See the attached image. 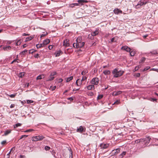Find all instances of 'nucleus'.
<instances>
[{
    "mask_svg": "<svg viewBox=\"0 0 158 158\" xmlns=\"http://www.w3.org/2000/svg\"><path fill=\"white\" fill-rule=\"evenodd\" d=\"M150 139L151 138L149 137H147L136 140L135 141V142L136 143H141L142 144H144L145 145H147L150 142Z\"/></svg>",
    "mask_w": 158,
    "mask_h": 158,
    "instance_id": "1",
    "label": "nucleus"
},
{
    "mask_svg": "<svg viewBox=\"0 0 158 158\" xmlns=\"http://www.w3.org/2000/svg\"><path fill=\"white\" fill-rule=\"evenodd\" d=\"M44 138L42 135L36 136L32 137V140L33 141H37L38 140H40Z\"/></svg>",
    "mask_w": 158,
    "mask_h": 158,
    "instance_id": "2",
    "label": "nucleus"
},
{
    "mask_svg": "<svg viewBox=\"0 0 158 158\" xmlns=\"http://www.w3.org/2000/svg\"><path fill=\"white\" fill-rule=\"evenodd\" d=\"M99 79L97 77L93 78L91 80V83L94 85H97L98 84Z\"/></svg>",
    "mask_w": 158,
    "mask_h": 158,
    "instance_id": "3",
    "label": "nucleus"
},
{
    "mask_svg": "<svg viewBox=\"0 0 158 158\" xmlns=\"http://www.w3.org/2000/svg\"><path fill=\"white\" fill-rule=\"evenodd\" d=\"M124 71H118L117 73L115 74L114 75V77H118L121 76L123 74Z\"/></svg>",
    "mask_w": 158,
    "mask_h": 158,
    "instance_id": "4",
    "label": "nucleus"
},
{
    "mask_svg": "<svg viewBox=\"0 0 158 158\" xmlns=\"http://www.w3.org/2000/svg\"><path fill=\"white\" fill-rule=\"evenodd\" d=\"M121 49L127 52H130L131 50V49L130 48L126 46H122L121 48Z\"/></svg>",
    "mask_w": 158,
    "mask_h": 158,
    "instance_id": "5",
    "label": "nucleus"
},
{
    "mask_svg": "<svg viewBox=\"0 0 158 158\" xmlns=\"http://www.w3.org/2000/svg\"><path fill=\"white\" fill-rule=\"evenodd\" d=\"M109 145V144L108 143H102L100 145V146L102 149H106L107 148Z\"/></svg>",
    "mask_w": 158,
    "mask_h": 158,
    "instance_id": "6",
    "label": "nucleus"
},
{
    "mask_svg": "<svg viewBox=\"0 0 158 158\" xmlns=\"http://www.w3.org/2000/svg\"><path fill=\"white\" fill-rule=\"evenodd\" d=\"M120 149L117 148L115 150H113L111 152L113 155H115L120 152Z\"/></svg>",
    "mask_w": 158,
    "mask_h": 158,
    "instance_id": "7",
    "label": "nucleus"
},
{
    "mask_svg": "<svg viewBox=\"0 0 158 158\" xmlns=\"http://www.w3.org/2000/svg\"><path fill=\"white\" fill-rule=\"evenodd\" d=\"M63 45L64 46H65V47L69 46V40L66 39L65 40H64L63 41Z\"/></svg>",
    "mask_w": 158,
    "mask_h": 158,
    "instance_id": "8",
    "label": "nucleus"
},
{
    "mask_svg": "<svg viewBox=\"0 0 158 158\" xmlns=\"http://www.w3.org/2000/svg\"><path fill=\"white\" fill-rule=\"evenodd\" d=\"M82 82L80 79H77L76 82V85L78 86H80L82 84Z\"/></svg>",
    "mask_w": 158,
    "mask_h": 158,
    "instance_id": "9",
    "label": "nucleus"
},
{
    "mask_svg": "<svg viewBox=\"0 0 158 158\" xmlns=\"http://www.w3.org/2000/svg\"><path fill=\"white\" fill-rule=\"evenodd\" d=\"M147 2H142L141 1H139L136 5V6L138 7V8H139L140 7L139 6H143L144 5H145L146 4Z\"/></svg>",
    "mask_w": 158,
    "mask_h": 158,
    "instance_id": "10",
    "label": "nucleus"
},
{
    "mask_svg": "<svg viewBox=\"0 0 158 158\" xmlns=\"http://www.w3.org/2000/svg\"><path fill=\"white\" fill-rule=\"evenodd\" d=\"M62 54V52L60 50L56 51L55 52L56 56H59Z\"/></svg>",
    "mask_w": 158,
    "mask_h": 158,
    "instance_id": "11",
    "label": "nucleus"
},
{
    "mask_svg": "<svg viewBox=\"0 0 158 158\" xmlns=\"http://www.w3.org/2000/svg\"><path fill=\"white\" fill-rule=\"evenodd\" d=\"M98 29H96V30L93 32H92L91 33V34L93 36H95L97 35L98 33Z\"/></svg>",
    "mask_w": 158,
    "mask_h": 158,
    "instance_id": "12",
    "label": "nucleus"
},
{
    "mask_svg": "<svg viewBox=\"0 0 158 158\" xmlns=\"http://www.w3.org/2000/svg\"><path fill=\"white\" fill-rule=\"evenodd\" d=\"M114 12L115 14H118V13H122V11L121 10H119L118 8H115L114 10Z\"/></svg>",
    "mask_w": 158,
    "mask_h": 158,
    "instance_id": "13",
    "label": "nucleus"
},
{
    "mask_svg": "<svg viewBox=\"0 0 158 158\" xmlns=\"http://www.w3.org/2000/svg\"><path fill=\"white\" fill-rule=\"evenodd\" d=\"M87 88L89 90L93 89H94V86L93 84H92L87 86Z\"/></svg>",
    "mask_w": 158,
    "mask_h": 158,
    "instance_id": "14",
    "label": "nucleus"
},
{
    "mask_svg": "<svg viewBox=\"0 0 158 158\" xmlns=\"http://www.w3.org/2000/svg\"><path fill=\"white\" fill-rule=\"evenodd\" d=\"M77 2H78V3H79V4H81V5H82L83 3L87 2V1L85 0H78Z\"/></svg>",
    "mask_w": 158,
    "mask_h": 158,
    "instance_id": "15",
    "label": "nucleus"
},
{
    "mask_svg": "<svg viewBox=\"0 0 158 158\" xmlns=\"http://www.w3.org/2000/svg\"><path fill=\"white\" fill-rule=\"evenodd\" d=\"M122 92L121 91H119L117 92H114L113 93V95L116 96L119 95L122 93Z\"/></svg>",
    "mask_w": 158,
    "mask_h": 158,
    "instance_id": "16",
    "label": "nucleus"
},
{
    "mask_svg": "<svg viewBox=\"0 0 158 158\" xmlns=\"http://www.w3.org/2000/svg\"><path fill=\"white\" fill-rule=\"evenodd\" d=\"M84 131V128L82 126L79 127L77 129V131L78 132H82Z\"/></svg>",
    "mask_w": 158,
    "mask_h": 158,
    "instance_id": "17",
    "label": "nucleus"
},
{
    "mask_svg": "<svg viewBox=\"0 0 158 158\" xmlns=\"http://www.w3.org/2000/svg\"><path fill=\"white\" fill-rule=\"evenodd\" d=\"M78 43L79 45V48H82L85 45V42H78Z\"/></svg>",
    "mask_w": 158,
    "mask_h": 158,
    "instance_id": "18",
    "label": "nucleus"
},
{
    "mask_svg": "<svg viewBox=\"0 0 158 158\" xmlns=\"http://www.w3.org/2000/svg\"><path fill=\"white\" fill-rule=\"evenodd\" d=\"M11 49V47L10 46L4 47L3 48V49L5 51H8L9 50H10Z\"/></svg>",
    "mask_w": 158,
    "mask_h": 158,
    "instance_id": "19",
    "label": "nucleus"
},
{
    "mask_svg": "<svg viewBox=\"0 0 158 158\" xmlns=\"http://www.w3.org/2000/svg\"><path fill=\"white\" fill-rule=\"evenodd\" d=\"M11 130H8L5 131L4 134L3 135V136H6L8 134L10 133L11 132Z\"/></svg>",
    "mask_w": 158,
    "mask_h": 158,
    "instance_id": "20",
    "label": "nucleus"
},
{
    "mask_svg": "<svg viewBox=\"0 0 158 158\" xmlns=\"http://www.w3.org/2000/svg\"><path fill=\"white\" fill-rule=\"evenodd\" d=\"M50 42V40L48 39H47L44 40L43 42V44H44V45H46L48 44Z\"/></svg>",
    "mask_w": 158,
    "mask_h": 158,
    "instance_id": "21",
    "label": "nucleus"
},
{
    "mask_svg": "<svg viewBox=\"0 0 158 158\" xmlns=\"http://www.w3.org/2000/svg\"><path fill=\"white\" fill-rule=\"evenodd\" d=\"M36 46L37 48H39L44 47V44L43 43L40 44H37L36 45Z\"/></svg>",
    "mask_w": 158,
    "mask_h": 158,
    "instance_id": "22",
    "label": "nucleus"
},
{
    "mask_svg": "<svg viewBox=\"0 0 158 158\" xmlns=\"http://www.w3.org/2000/svg\"><path fill=\"white\" fill-rule=\"evenodd\" d=\"M103 73L105 75H108L110 74V72L109 70H105L103 71Z\"/></svg>",
    "mask_w": 158,
    "mask_h": 158,
    "instance_id": "23",
    "label": "nucleus"
},
{
    "mask_svg": "<svg viewBox=\"0 0 158 158\" xmlns=\"http://www.w3.org/2000/svg\"><path fill=\"white\" fill-rule=\"evenodd\" d=\"M73 47L75 48H79V45L78 42H77L76 43H74L73 44Z\"/></svg>",
    "mask_w": 158,
    "mask_h": 158,
    "instance_id": "24",
    "label": "nucleus"
},
{
    "mask_svg": "<svg viewBox=\"0 0 158 158\" xmlns=\"http://www.w3.org/2000/svg\"><path fill=\"white\" fill-rule=\"evenodd\" d=\"M150 53L152 55L157 54H158V51L157 50H153V51L151 52Z\"/></svg>",
    "mask_w": 158,
    "mask_h": 158,
    "instance_id": "25",
    "label": "nucleus"
},
{
    "mask_svg": "<svg viewBox=\"0 0 158 158\" xmlns=\"http://www.w3.org/2000/svg\"><path fill=\"white\" fill-rule=\"evenodd\" d=\"M87 79V76H83L82 77V79L81 80L82 82L85 81H86Z\"/></svg>",
    "mask_w": 158,
    "mask_h": 158,
    "instance_id": "26",
    "label": "nucleus"
},
{
    "mask_svg": "<svg viewBox=\"0 0 158 158\" xmlns=\"http://www.w3.org/2000/svg\"><path fill=\"white\" fill-rule=\"evenodd\" d=\"M27 50L25 49L23 51L20 52V54L21 55H24L27 53Z\"/></svg>",
    "mask_w": 158,
    "mask_h": 158,
    "instance_id": "27",
    "label": "nucleus"
},
{
    "mask_svg": "<svg viewBox=\"0 0 158 158\" xmlns=\"http://www.w3.org/2000/svg\"><path fill=\"white\" fill-rule=\"evenodd\" d=\"M130 52V55L131 56H133L135 55V52L134 51L132 50V49L131 50V51Z\"/></svg>",
    "mask_w": 158,
    "mask_h": 158,
    "instance_id": "28",
    "label": "nucleus"
},
{
    "mask_svg": "<svg viewBox=\"0 0 158 158\" xmlns=\"http://www.w3.org/2000/svg\"><path fill=\"white\" fill-rule=\"evenodd\" d=\"M22 124L20 123H17L14 125V128H15L19 127L21 126Z\"/></svg>",
    "mask_w": 158,
    "mask_h": 158,
    "instance_id": "29",
    "label": "nucleus"
},
{
    "mask_svg": "<svg viewBox=\"0 0 158 158\" xmlns=\"http://www.w3.org/2000/svg\"><path fill=\"white\" fill-rule=\"evenodd\" d=\"M54 77L52 76H51V75H50L49 77L48 78L47 81H51L54 79Z\"/></svg>",
    "mask_w": 158,
    "mask_h": 158,
    "instance_id": "30",
    "label": "nucleus"
},
{
    "mask_svg": "<svg viewBox=\"0 0 158 158\" xmlns=\"http://www.w3.org/2000/svg\"><path fill=\"white\" fill-rule=\"evenodd\" d=\"M118 69L115 68L112 72V73L114 75L116 74L118 71Z\"/></svg>",
    "mask_w": 158,
    "mask_h": 158,
    "instance_id": "31",
    "label": "nucleus"
},
{
    "mask_svg": "<svg viewBox=\"0 0 158 158\" xmlns=\"http://www.w3.org/2000/svg\"><path fill=\"white\" fill-rule=\"evenodd\" d=\"M88 71L87 70H84L81 72V74L82 75L85 76L88 73Z\"/></svg>",
    "mask_w": 158,
    "mask_h": 158,
    "instance_id": "32",
    "label": "nucleus"
},
{
    "mask_svg": "<svg viewBox=\"0 0 158 158\" xmlns=\"http://www.w3.org/2000/svg\"><path fill=\"white\" fill-rule=\"evenodd\" d=\"M73 76H71L70 77H69L68 78H67L66 80V82H69L71 80H72L73 79Z\"/></svg>",
    "mask_w": 158,
    "mask_h": 158,
    "instance_id": "33",
    "label": "nucleus"
},
{
    "mask_svg": "<svg viewBox=\"0 0 158 158\" xmlns=\"http://www.w3.org/2000/svg\"><path fill=\"white\" fill-rule=\"evenodd\" d=\"M44 76L43 75H40L37 77H36V80H40L43 78L42 77Z\"/></svg>",
    "mask_w": 158,
    "mask_h": 158,
    "instance_id": "34",
    "label": "nucleus"
},
{
    "mask_svg": "<svg viewBox=\"0 0 158 158\" xmlns=\"http://www.w3.org/2000/svg\"><path fill=\"white\" fill-rule=\"evenodd\" d=\"M82 40V37L81 36H79L77 38L76 40V41L77 42H81V41Z\"/></svg>",
    "mask_w": 158,
    "mask_h": 158,
    "instance_id": "35",
    "label": "nucleus"
},
{
    "mask_svg": "<svg viewBox=\"0 0 158 158\" xmlns=\"http://www.w3.org/2000/svg\"><path fill=\"white\" fill-rule=\"evenodd\" d=\"M21 40L20 39L19 40L17 41V42L16 43V45L18 46V45H20V44H21Z\"/></svg>",
    "mask_w": 158,
    "mask_h": 158,
    "instance_id": "36",
    "label": "nucleus"
},
{
    "mask_svg": "<svg viewBox=\"0 0 158 158\" xmlns=\"http://www.w3.org/2000/svg\"><path fill=\"white\" fill-rule=\"evenodd\" d=\"M150 66H147L143 70V71L144 72L145 71L147 70L148 69H150Z\"/></svg>",
    "mask_w": 158,
    "mask_h": 158,
    "instance_id": "37",
    "label": "nucleus"
},
{
    "mask_svg": "<svg viewBox=\"0 0 158 158\" xmlns=\"http://www.w3.org/2000/svg\"><path fill=\"white\" fill-rule=\"evenodd\" d=\"M33 38V37H31V36H30V37H27L26 38V41H28L30 40Z\"/></svg>",
    "mask_w": 158,
    "mask_h": 158,
    "instance_id": "38",
    "label": "nucleus"
},
{
    "mask_svg": "<svg viewBox=\"0 0 158 158\" xmlns=\"http://www.w3.org/2000/svg\"><path fill=\"white\" fill-rule=\"evenodd\" d=\"M35 51H36V50H35L33 49L30 50H29V53L30 54H32Z\"/></svg>",
    "mask_w": 158,
    "mask_h": 158,
    "instance_id": "39",
    "label": "nucleus"
},
{
    "mask_svg": "<svg viewBox=\"0 0 158 158\" xmlns=\"http://www.w3.org/2000/svg\"><path fill=\"white\" fill-rule=\"evenodd\" d=\"M103 97V95L102 94L99 95L97 97L98 99H101Z\"/></svg>",
    "mask_w": 158,
    "mask_h": 158,
    "instance_id": "40",
    "label": "nucleus"
},
{
    "mask_svg": "<svg viewBox=\"0 0 158 158\" xmlns=\"http://www.w3.org/2000/svg\"><path fill=\"white\" fill-rule=\"evenodd\" d=\"M16 94H10V95H8L11 98H13L15 97L16 96Z\"/></svg>",
    "mask_w": 158,
    "mask_h": 158,
    "instance_id": "41",
    "label": "nucleus"
},
{
    "mask_svg": "<svg viewBox=\"0 0 158 158\" xmlns=\"http://www.w3.org/2000/svg\"><path fill=\"white\" fill-rule=\"evenodd\" d=\"M28 135H23L21 136V137L19 139H21L23 138H26L28 137Z\"/></svg>",
    "mask_w": 158,
    "mask_h": 158,
    "instance_id": "42",
    "label": "nucleus"
},
{
    "mask_svg": "<svg viewBox=\"0 0 158 158\" xmlns=\"http://www.w3.org/2000/svg\"><path fill=\"white\" fill-rule=\"evenodd\" d=\"M126 154V152H123L122 154L120 155L119 156H122V157H123L124 155Z\"/></svg>",
    "mask_w": 158,
    "mask_h": 158,
    "instance_id": "43",
    "label": "nucleus"
},
{
    "mask_svg": "<svg viewBox=\"0 0 158 158\" xmlns=\"http://www.w3.org/2000/svg\"><path fill=\"white\" fill-rule=\"evenodd\" d=\"M33 131H34V130L33 129H29L24 131V132H31Z\"/></svg>",
    "mask_w": 158,
    "mask_h": 158,
    "instance_id": "44",
    "label": "nucleus"
},
{
    "mask_svg": "<svg viewBox=\"0 0 158 158\" xmlns=\"http://www.w3.org/2000/svg\"><path fill=\"white\" fill-rule=\"evenodd\" d=\"M56 72H53L51 73L50 75H51V76H53L56 75Z\"/></svg>",
    "mask_w": 158,
    "mask_h": 158,
    "instance_id": "45",
    "label": "nucleus"
},
{
    "mask_svg": "<svg viewBox=\"0 0 158 158\" xmlns=\"http://www.w3.org/2000/svg\"><path fill=\"white\" fill-rule=\"evenodd\" d=\"M50 148V147L48 146H46L45 147V149L46 150H48Z\"/></svg>",
    "mask_w": 158,
    "mask_h": 158,
    "instance_id": "46",
    "label": "nucleus"
},
{
    "mask_svg": "<svg viewBox=\"0 0 158 158\" xmlns=\"http://www.w3.org/2000/svg\"><path fill=\"white\" fill-rule=\"evenodd\" d=\"M146 59V58L145 57H142V58L141 60H140V62H144Z\"/></svg>",
    "mask_w": 158,
    "mask_h": 158,
    "instance_id": "47",
    "label": "nucleus"
},
{
    "mask_svg": "<svg viewBox=\"0 0 158 158\" xmlns=\"http://www.w3.org/2000/svg\"><path fill=\"white\" fill-rule=\"evenodd\" d=\"M33 101L31 100H27V102L28 103H33Z\"/></svg>",
    "mask_w": 158,
    "mask_h": 158,
    "instance_id": "48",
    "label": "nucleus"
},
{
    "mask_svg": "<svg viewBox=\"0 0 158 158\" xmlns=\"http://www.w3.org/2000/svg\"><path fill=\"white\" fill-rule=\"evenodd\" d=\"M34 57L35 58H38L39 57V56L38 54H36L34 55Z\"/></svg>",
    "mask_w": 158,
    "mask_h": 158,
    "instance_id": "49",
    "label": "nucleus"
},
{
    "mask_svg": "<svg viewBox=\"0 0 158 158\" xmlns=\"http://www.w3.org/2000/svg\"><path fill=\"white\" fill-rule=\"evenodd\" d=\"M151 101H152V102H157V100L156 99V98H151Z\"/></svg>",
    "mask_w": 158,
    "mask_h": 158,
    "instance_id": "50",
    "label": "nucleus"
},
{
    "mask_svg": "<svg viewBox=\"0 0 158 158\" xmlns=\"http://www.w3.org/2000/svg\"><path fill=\"white\" fill-rule=\"evenodd\" d=\"M6 140H3L1 144L2 145H4L5 144H6Z\"/></svg>",
    "mask_w": 158,
    "mask_h": 158,
    "instance_id": "51",
    "label": "nucleus"
},
{
    "mask_svg": "<svg viewBox=\"0 0 158 158\" xmlns=\"http://www.w3.org/2000/svg\"><path fill=\"white\" fill-rule=\"evenodd\" d=\"M24 76V74H23V73H20L19 75V77H22L23 76Z\"/></svg>",
    "mask_w": 158,
    "mask_h": 158,
    "instance_id": "52",
    "label": "nucleus"
},
{
    "mask_svg": "<svg viewBox=\"0 0 158 158\" xmlns=\"http://www.w3.org/2000/svg\"><path fill=\"white\" fill-rule=\"evenodd\" d=\"M12 42V41H7L6 44H10Z\"/></svg>",
    "mask_w": 158,
    "mask_h": 158,
    "instance_id": "53",
    "label": "nucleus"
},
{
    "mask_svg": "<svg viewBox=\"0 0 158 158\" xmlns=\"http://www.w3.org/2000/svg\"><path fill=\"white\" fill-rule=\"evenodd\" d=\"M20 158H26V156L24 155H20Z\"/></svg>",
    "mask_w": 158,
    "mask_h": 158,
    "instance_id": "54",
    "label": "nucleus"
},
{
    "mask_svg": "<svg viewBox=\"0 0 158 158\" xmlns=\"http://www.w3.org/2000/svg\"><path fill=\"white\" fill-rule=\"evenodd\" d=\"M15 105L14 104H11L10 106V108H13L15 107Z\"/></svg>",
    "mask_w": 158,
    "mask_h": 158,
    "instance_id": "55",
    "label": "nucleus"
},
{
    "mask_svg": "<svg viewBox=\"0 0 158 158\" xmlns=\"http://www.w3.org/2000/svg\"><path fill=\"white\" fill-rule=\"evenodd\" d=\"M140 76V74L139 73H137L136 74V77H139Z\"/></svg>",
    "mask_w": 158,
    "mask_h": 158,
    "instance_id": "56",
    "label": "nucleus"
},
{
    "mask_svg": "<svg viewBox=\"0 0 158 158\" xmlns=\"http://www.w3.org/2000/svg\"><path fill=\"white\" fill-rule=\"evenodd\" d=\"M29 83H27L25 85V87H28L29 86Z\"/></svg>",
    "mask_w": 158,
    "mask_h": 158,
    "instance_id": "57",
    "label": "nucleus"
},
{
    "mask_svg": "<svg viewBox=\"0 0 158 158\" xmlns=\"http://www.w3.org/2000/svg\"><path fill=\"white\" fill-rule=\"evenodd\" d=\"M68 99L70 100L71 101H72L73 100V98L72 97L69 98Z\"/></svg>",
    "mask_w": 158,
    "mask_h": 158,
    "instance_id": "58",
    "label": "nucleus"
},
{
    "mask_svg": "<svg viewBox=\"0 0 158 158\" xmlns=\"http://www.w3.org/2000/svg\"><path fill=\"white\" fill-rule=\"evenodd\" d=\"M119 103V102L118 100H117L116 101H115L114 103L113 104H118V103Z\"/></svg>",
    "mask_w": 158,
    "mask_h": 158,
    "instance_id": "59",
    "label": "nucleus"
},
{
    "mask_svg": "<svg viewBox=\"0 0 158 158\" xmlns=\"http://www.w3.org/2000/svg\"><path fill=\"white\" fill-rule=\"evenodd\" d=\"M47 34V33H46V34H42L41 35L40 37H43L44 36H45Z\"/></svg>",
    "mask_w": 158,
    "mask_h": 158,
    "instance_id": "60",
    "label": "nucleus"
},
{
    "mask_svg": "<svg viewBox=\"0 0 158 158\" xmlns=\"http://www.w3.org/2000/svg\"><path fill=\"white\" fill-rule=\"evenodd\" d=\"M73 4H74V6H79V3H74Z\"/></svg>",
    "mask_w": 158,
    "mask_h": 158,
    "instance_id": "61",
    "label": "nucleus"
},
{
    "mask_svg": "<svg viewBox=\"0 0 158 158\" xmlns=\"http://www.w3.org/2000/svg\"><path fill=\"white\" fill-rule=\"evenodd\" d=\"M56 88V86H54L52 88V90H54Z\"/></svg>",
    "mask_w": 158,
    "mask_h": 158,
    "instance_id": "62",
    "label": "nucleus"
},
{
    "mask_svg": "<svg viewBox=\"0 0 158 158\" xmlns=\"http://www.w3.org/2000/svg\"><path fill=\"white\" fill-rule=\"evenodd\" d=\"M70 6L71 7H74V5L73 3L71 4L70 5Z\"/></svg>",
    "mask_w": 158,
    "mask_h": 158,
    "instance_id": "63",
    "label": "nucleus"
},
{
    "mask_svg": "<svg viewBox=\"0 0 158 158\" xmlns=\"http://www.w3.org/2000/svg\"><path fill=\"white\" fill-rule=\"evenodd\" d=\"M48 48L49 49H51L52 48V45H50Z\"/></svg>",
    "mask_w": 158,
    "mask_h": 158,
    "instance_id": "64",
    "label": "nucleus"
}]
</instances>
